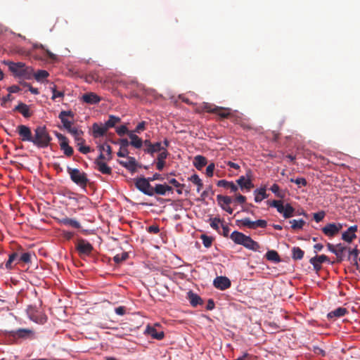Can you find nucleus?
<instances>
[{"label":"nucleus","mask_w":360,"mask_h":360,"mask_svg":"<svg viewBox=\"0 0 360 360\" xmlns=\"http://www.w3.org/2000/svg\"><path fill=\"white\" fill-rule=\"evenodd\" d=\"M347 313V310L344 307H338L333 311H331L328 313V317L330 319L332 318H339L345 316Z\"/></svg>","instance_id":"28"},{"label":"nucleus","mask_w":360,"mask_h":360,"mask_svg":"<svg viewBox=\"0 0 360 360\" xmlns=\"http://www.w3.org/2000/svg\"><path fill=\"white\" fill-rule=\"evenodd\" d=\"M20 256L16 252L9 255L8 260L5 263V268L8 270L13 269L20 262Z\"/></svg>","instance_id":"14"},{"label":"nucleus","mask_w":360,"mask_h":360,"mask_svg":"<svg viewBox=\"0 0 360 360\" xmlns=\"http://www.w3.org/2000/svg\"><path fill=\"white\" fill-rule=\"evenodd\" d=\"M217 199L219 203L220 204V205H224L228 206L232 202V199L229 196H224V195H218L217 196Z\"/></svg>","instance_id":"44"},{"label":"nucleus","mask_w":360,"mask_h":360,"mask_svg":"<svg viewBox=\"0 0 360 360\" xmlns=\"http://www.w3.org/2000/svg\"><path fill=\"white\" fill-rule=\"evenodd\" d=\"M15 110L20 112L23 117L26 118H28L32 115L29 106L23 103H20L17 106H15Z\"/></svg>","instance_id":"27"},{"label":"nucleus","mask_w":360,"mask_h":360,"mask_svg":"<svg viewBox=\"0 0 360 360\" xmlns=\"http://www.w3.org/2000/svg\"><path fill=\"white\" fill-rule=\"evenodd\" d=\"M304 254V251L299 247H294L292 249V257L295 260L302 259Z\"/></svg>","instance_id":"39"},{"label":"nucleus","mask_w":360,"mask_h":360,"mask_svg":"<svg viewBox=\"0 0 360 360\" xmlns=\"http://www.w3.org/2000/svg\"><path fill=\"white\" fill-rule=\"evenodd\" d=\"M120 164L131 171H134L136 166V160L133 157H128V160L125 162L120 161Z\"/></svg>","instance_id":"30"},{"label":"nucleus","mask_w":360,"mask_h":360,"mask_svg":"<svg viewBox=\"0 0 360 360\" xmlns=\"http://www.w3.org/2000/svg\"><path fill=\"white\" fill-rule=\"evenodd\" d=\"M145 333L151 336L153 339L160 340L165 337V333L162 330H158L154 326H148Z\"/></svg>","instance_id":"19"},{"label":"nucleus","mask_w":360,"mask_h":360,"mask_svg":"<svg viewBox=\"0 0 360 360\" xmlns=\"http://www.w3.org/2000/svg\"><path fill=\"white\" fill-rule=\"evenodd\" d=\"M51 92H52V96L51 99L55 101L57 98H63L64 97V92L63 91H59L56 90V85H53L50 87Z\"/></svg>","instance_id":"46"},{"label":"nucleus","mask_w":360,"mask_h":360,"mask_svg":"<svg viewBox=\"0 0 360 360\" xmlns=\"http://www.w3.org/2000/svg\"><path fill=\"white\" fill-rule=\"evenodd\" d=\"M214 286L221 290H224L231 286V281L226 276H217L213 282Z\"/></svg>","instance_id":"13"},{"label":"nucleus","mask_w":360,"mask_h":360,"mask_svg":"<svg viewBox=\"0 0 360 360\" xmlns=\"http://www.w3.org/2000/svg\"><path fill=\"white\" fill-rule=\"evenodd\" d=\"M115 311L117 315L123 316L126 313V307L123 306L118 307L115 308Z\"/></svg>","instance_id":"63"},{"label":"nucleus","mask_w":360,"mask_h":360,"mask_svg":"<svg viewBox=\"0 0 360 360\" xmlns=\"http://www.w3.org/2000/svg\"><path fill=\"white\" fill-rule=\"evenodd\" d=\"M121 119L119 117L110 115H109V119L108 121L105 122V125L109 129L110 128H112L115 126L116 124L120 122Z\"/></svg>","instance_id":"35"},{"label":"nucleus","mask_w":360,"mask_h":360,"mask_svg":"<svg viewBox=\"0 0 360 360\" xmlns=\"http://www.w3.org/2000/svg\"><path fill=\"white\" fill-rule=\"evenodd\" d=\"M67 172L70 175V179L77 186L85 188L89 183L87 175L85 172L76 168L68 167Z\"/></svg>","instance_id":"4"},{"label":"nucleus","mask_w":360,"mask_h":360,"mask_svg":"<svg viewBox=\"0 0 360 360\" xmlns=\"http://www.w3.org/2000/svg\"><path fill=\"white\" fill-rule=\"evenodd\" d=\"M188 180L197 186V192H200L202 188L203 184L198 174H194L188 178Z\"/></svg>","instance_id":"36"},{"label":"nucleus","mask_w":360,"mask_h":360,"mask_svg":"<svg viewBox=\"0 0 360 360\" xmlns=\"http://www.w3.org/2000/svg\"><path fill=\"white\" fill-rule=\"evenodd\" d=\"M148 123L146 121H142L139 122L134 130L130 131V132H134V134H140L146 129Z\"/></svg>","instance_id":"49"},{"label":"nucleus","mask_w":360,"mask_h":360,"mask_svg":"<svg viewBox=\"0 0 360 360\" xmlns=\"http://www.w3.org/2000/svg\"><path fill=\"white\" fill-rule=\"evenodd\" d=\"M20 262L30 263L31 261V254L30 252H24L20 256Z\"/></svg>","instance_id":"53"},{"label":"nucleus","mask_w":360,"mask_h":360,"mask_svg":"<svg viewBox=\"0 0 360 360\" xmlns=\"http://www.w3.org/2000/svg\"><path fill=\"white\" fill-rule=\"evenodd\" d=\"M346 250V247L343 246L342 244H338L335 245V255L338 257H341L343 252Z\"/></svg>","instance_id":"50"},{"label":"nucleus","mask_w":360,"mask_h":360,"mask_svg":"<svg viewBox=\"0 0 360 360\" xmlns=\"http://www.w3.org/2000/svg\"><path fill=\"white\" fill-rule=\"evenodd\" d=\"M325 262H329L328 257L325 255H316L309 259L310 264L316 272L321 270V264Z\"/></svg>","instance_id":"12"},{"label":"nucleus","mask_w":360,"mask_h":360,"mask_svg":"<svg viewBox=\"0 0 360 360\" xmlns=\"http://www.w3.org/2000/svg\"><path fill=\"white\" fill-rule=\"evenodd\" d=\"M357 231L356 226H350L346 231L342 234V239L347 243H351L356 238V232Z\"/></svg>","instance_id":"17"},{"label":"nucleus","mask_w":360,"mask_h":360,"mask_svg":"<svg viewBox=\"0 0 360 360\" xmlns=\"http://www.w3.org/2000/svg\"><path fill=\"white\" fill-rule=\"evenodd\" d=\"M98 147L100 152H102L103 153H106V154H107L106 159L108 161H109L112 159V148L108 144H105V143L101 144V145H99Z\"/></svg>","instance_id":"37"},{"label":"nucleus","mask_w":360,"mask_h":360,"mask_svg":"<svg viewBox=\"0 0 360 360\" xmlns=\"http://www.w3.org/2000/svg\"><path fill=\"white\" fill-rule=\"evenodd\" d=\"M57 139L59 141L60 149L63 151L64 154L68 157H70L73 154V148L69 146L68 140L64 135L56 133Z\"/></svg>","instance_id":"7"},{"label":"nucleus","mask_w":360,"mask_h":360,"mask_svg":"<svg viewBox=\"0 0 360 360\" xmlns=\"http://www.w3.org/2000/svg\"><path fill=\"white\" fill-rule=\"evenodd\" d=\"M230 238L236 244L243 245L245 248L255 252H261L260 245L253 240L250 236L243 234L241 232L235 231L231 236Z\"/></svg>","instance_id":"2"},{"label":"nucleus","mask_w":360,"mask_h":360,"mask_svg":"<svg viewBox=\"0 0 360 360\" xmlns=\"http://www.w3.org/2000/svg\"><path fill=\"white\" fill-rule=\"evenodd\" d=\"M217 185L219 187H223L229 189L231 192L233 193H236L238 189V186L236 184H235L233 181H228L224 179L219 180L217 182Z\"/></svg>","instance_id":"25"},{"label":"nucleus","mask_w":360,"mask_h":360,"mask_svg":"<svg viewBox=\"0 0 360 360\" xmlns=\"http://www.w3.org/2000/svg\"><path fill=\"white\" fill-rule=\"evenodd\" d=\"M294 212L295 209L287 203L285 206L283 205V210L280 213L283 214L284 218L288 219L293 216Z\"/></svg>","instance_id":"33"},{"label":"nucleus","mask_w":360,"mask_h":360,"mask_svg":"<svg viewBox=\"0 0 360 360\" xmlns=\"http://www.w3.org/2000/svg\"><path fill=\"white\" fill-rule=\"evenodd\" d=\"M94 163L96 165V169L103 174H110L112 169L107 165L105 162H99L95 161Z\"/></svg>","instance_id":"29"},{"label":"nucleus","mask_w":360,"mask_h":360,"mask_svg":"<svg viewBox=\"0 0 360 360\" xmlns=\"http://www.w3.org/2000/svg\"><path fill=\"white\" fill-rule=\"evenodd\" d=\"M267 226V222L264 219H258L257 221H254V229H256L258 227L265 228Z\"/></svg>","instance_id":"54"},{"label":"nucleus","mask_w":360,"mask_h":360,"mask_svg":"<svg viewBox=\"0 0 360 360\" xmlns=\"http://www.w3.org/2000/svg\"><path fill=\"white\" fill-rule=\"evenodd\" d=\"M342 228L341 224L331 223L327 224L322 229L323 233L329 237H333L336 235Z\"/></svg>","instance_id":"9"},{"label":"nucleus","mask_w":360,"mask_h":360,"mask_svg":"<svg viewBox=\"0 0 360 360\" xmlns=\"http://www.w3.org/2000/svg\"><path fill=\"white\" fill-rule=\"evenodd\" d=\"M77 249L80 254L89 255L91 252L93 247L89 242L84 240H80L78 242Z\"/></svg>","instance_id":"18"},{"label":"nucleus","mask_w":360,"mask_h":360,"mask_svg":"<svg viewBox=\"0 0 360 360\" xmlns=\"http://www.w3.org/2000/svg\"><path fill=\"white\" fill-rule=\"evenodd\" d=\"M3 63L8 66L9 71L15 77L23 79H30L33 77L32 68L26 65L25 63L4 60Z\"/></svg>","instance_id":"1"},{"label":"nucleus","mask_w":360,"mask_h":360,"mask_svg":"<svg viewBox=\"0 0 360 360\" xmlns=\"http://www.w3.org/2000/svg\"><path fill=\"white\" fill-rule=\"evenodd\" d=\"M11 336L15 339L34 340L36 338V333L30 328H19L11 331Z\"/></svg>","instance_id":"5"},{"label":"nucleus","mask_w":360,"mask_h":360,"mask_svg":"<svg viewBox=\"0 0 360 360\" xmlns=\"http://www.w3.org/2000/svg\"><path fill=\"white\" fill-rule=\"evenodd\" d=\"M221 223V220L219 218H214L211 219L210 226L215 230L219 229V225Z\"/></svg>","instance_id":"57"},{"label":"nucleus","mask_w":360,"mask_h":360,"mask_svg":"<svg viewBox=\"0 0 360 360\" xmlns=\"http://www.w3.org/2000/svg\"><path fill=\"white\" fill-rule=\"evenodd\" d=\"M51 140L46 129L44 127H37L34 130V136L32 138L33 143L38 148H46Z\"/></svg>","instance_id":"3"},{"label":"nucleus","mask_w":360,"mask_h":360,"mask_svg":"<svg viewBox=\"0 0 360 360\" xmlns=\"http://www.w3.org/2000/svg\"><path fill=\"white\" fill-rule=\"evenodd\" d=\"M217 110L214 113L218 115L221 118H227L230 115V109L222 107H217Z\"/></svg>","instance_id":"40"},{"label":"nucleus","mask_w":360,"mask_h":360,"mask_svg":"<svg viewBox=\"0 0 360 360\" xmlns=\"http://www.w3.org/2000/svg\"><path fill=\"white\" fill-rule=\"evenodd\" d=\"M325 215H326L325 212L323 211H321L319 212L314 214V219L316 222H319V221L323 220V219L324 218Z\"/></svg>","instance_id":"56"},{"label":"nucleus","mask_w":360,"mask_h":360,"mask_svg":"<svg viewBox=\"0 0 360 360\" xmlns=\"http://www.w3.org/2000/svg\"><path fill=\"white\" fill-rule=\"evenodd\" d=\"M292 182L295 183L298 186H305L307 185V181L304 178H297L296 179H291Z\"/></svg>","instance_id":"59"},{"label":"nucleus","mask_w":360,"mask_h":360,"mask_svg":"<svg viewBox=\"0 0 360 360\" xmlns=\"http://www.w3.org/2000/svg\"><path fill=\"white\" fill-rule=\"evenodd\" d=\"M270 190L272 193L275 194V195L279 198H283L285 197V193L283 191H281L280 190V187L278 184H274L271 188Z\"/></svg>","instance_id":"41"},{"label":"nucleus","mask_w":360,"mask_h":360,"mask_svg":"<svg viewBox=\"0 0 360 360\" xmlns=\"http://www.w3.org/2000/svg\"><path fill=\"white\" fill-rule=\"evenodd\" d=\"M17 131L22 141L32 142L33 136L31 129L28 127L22 124L18 125Z\"/></svg>","instance_id":"10"},{"label":"nucleus","mask_w":360,"mask_h":360,"mask_svg":"<svg viewBox=\"0 0 360 360\" xmlns=\"http://www.w3.org/2000/svg\"><path fill=\"white\" fill-rule=\"evenodd\" d=\"M267 203L270 207L276 208L279 213L283 210V205L281 200L268 201Z\"/></svg>","instance_id":"45"},{"label":"nucleus","mask_w":360,"mask_h":360,"mask_svg":"<svg viewBox=\"0 0 360 360\" xmlns=\"http://www.w3.org/2000/svg\"><path fill=\"white\" fill-rule=\"evenodd\" d=\"M82 101L87 104L94 105L98 103L101 98L94 92H89L82 95Z\"/></svg>","instance_id":"15"},{"label":"nucleus","mask_w":360,"mask_h":360,"mask_svg":"<svg viewBox=\"0 0 360 360\" xmlns=\"http://www.w3.org/2000/svg\"><path fill=\"white\" fill-rule=\"evenodd\" d=\"M201 239H202V243L205 248H209L211 246L212 243V238H210L206 235H202Z\"/></svg>","instance_id":"52"},{"label":"nucleus","mask_w":360,"mask_h":360,"mask_svg":"<svg viewBox=\"0 0 360 360\" xmlns=\"http://www.w3.org/2000/svg\"><path fill=\"white\" fill-rule=\"evenodd\" d=\"M217 105L212 104V103H203L201 106V108L203 110H205L207 112H212V113H214V111H216V110H217Z\"/></svg>","instance_id":"47"},{"label":"nucleus","mask_w":360,"mask_h":360,"mask_svg":"<svg viewBox=\"0 0 360 360\" xmlns=\"http://www.w3.org/2000/svg\"><path fill=\"white\" fill-rule=\"evenodd\" d=\"M136 187L144 194L153 196V186L150 184V181L148 179L146 178H139L136 179L135 181Z\"/></svg>","instance_id":"6"},{"label":"nucleus","mask_w":360,"mask_h":360,"mask_svg":"<svg viewBox=\"0 0 360 360\" xmlns=\"http://www.w3.org/2000/svg\"><path fill=\"white\" fill-rule=\"evenodd\" d=\"M128 136L131 140L130 145L135 148H141L143 144H144V141H143L142 139L139 138L136 134H134V132H129Z\"/></svg>","instance_id":"24"},{"label":"nucleus","mask_w":360,"mask_h":360,"mask_svg":"<svg viewBox=\"0 0 360 360\" xmlns=\"http://www.w3.org/2000/svg\"><path fill=\"white\" fill-rule=\"evenodd\" d=\"M313 352L317 355H321L322 356H326V352L319 347H314Z\"/></svg>","instance_id":"62"},{"label":"nucleus","mask_w":360,"mask_h":360,"mask_svg":"<svg viewBox=\"0 0 360 360\" xmlns=\"http://www.w3.org/2000/svg\"><path fill=\"white\" fill-rule=\"evenodd\" d=\"M24 86L28 87L29 91L34 95H37L39 94L38 89L32 87L29 83L25 82L23 84Z\"/></svg>","instance_id":"61"},{"label":"nucleus","mask_w":360,"mask_h":360,"mask_svg":"<svg viewBox=\"0 0 360 360\" xmlns=\"http://www.w3.org/2000/svg\"><path fill=\"white\" fill-rule=\"evenodd\" d=\"M79 146V151L83 154H87L91 151V148L89 146H83V143H81Z\"/></svg>","instance_id":"60"},{"label":"nucleus","mask_w":360,"mask_h":360,"mask_svg":"<svg viewBox=\"0 0 360 360\" xmlns=\"http://www.w3.org/2000/svg\"><path fill=\"white\" fill-rule=\"evenodd\" d=\"M187 299L189 300L190 304L194 307L198 305L202 304V300L201 297L198 294L192 291H189L187 293Z\"/></svg>","instance_id":"23"},{"label":"nucleus","mask_w":360,"mask_h":360,"mask_svg":"<svg viewBox=\"0 0 360 360\" xmlns=\"http://www.w3.org/2000/svg\"><path fill=\"white\" fill-rule=\"evenodd\" d=\"M170 191H172V188L167 184H156L155 186L153 188V195H165L167 192Z\"/></svg>","instance_id":"21"},{"label":"nucleus","mask_w":360,"mask_h":360,"mask_svg":"<svg viewBox=\"0 0 360 360\" xmlns=\"http://www.w3.org/2000/svg\"><path fill=\"white\" fill-rule=\"evenodd\" d=\"M49 75V72L44 70H39L35 73L33 72V77L37 82H43Z\"/></svg>","instance_id":"38"},{"label":"nucleus","mask_w":360,"mask_h":360,"mask_svg":"<svg viewBox=\"0 0 360 360\" xmlns=\"http://www.w3.org/2000/svg\"><path fill=\"white\" fill-rule=\"evenodd\" d=\"M193 164L196 169L200 170L207 165V160L202 155H197L194 158Z\"/></svg>","instance_id":"32"},{"label":"nucleus","mask_w":360,"mask_h":360,"mask_svg":"<svg viewBox=\"0 0 360 360\" xmlns=\"http://www.w3.org/2000/svg\"><path fill=\"white\" fill-rule=\"evenodd\" d=\"M60 223L63 225L71 226L75 229H79L81 227V224L77 220L68 217L61 219Z\"/></svg>","instance_id":"26"},{"label":"nucleus","mask_w":360,"mask_h":360,"mask_svg":"<svg viewBox=\"0 0 360 360\" xmlns=\"http://www.w3.org/2000/svg\"><path fill=\"white\" fill-rule=\"evenodd\" d=\"M129 154V151L127 148H120V150L117 152V156L119 157H127Z\"/></svg>","instance_id":"64"},{"label":"nucleus","mask_w":360,"mask_h":360,"mask_svg":"<svg viewBox=\"0 0 360 360\" xmlns=\"http://www.w3.org/2000/svg\"><path fill=\"white\" fill-rule=\"evenodd\" d=\"M266 258L269 261L278 263L281 262V258L276 250H269L265 255Z\"/></svg>","instance_id":"34"},{"label":"nucleus","mask_w":360,"mask_h":360,"mask_svg":"<svg viewBox=\"0 0 360 360\" xmlns=\"http://www.w3.org/2000/svg\"><path fill=\"white\" fill-rule=\"evenodd\" d=\"M237 186H239L241 190L250 191L254 185L250 179L245 178L244 176H241L237 181Z\"/></svg>","instance_id":"22"},{"label":"nucleus","mask_w":360,"mask_h":360,"mask_svg":"<svg viewBox=\"0 0 360 360\" xmlns=\"http://www.w3.org/2000/svg\"><path fill=\"white\" fill-rule=\"evenodd\" d=\"M254 193H255V201L256 202H259L268 197V195H266V193L265 188H261L259 189H257L255 191Z\"/></svg>","instance_id":"31"},{"label":"nucleus","mask_w":360,"mask_h":360,"mask_svg":"<svg viewBox=\"0 0 360 360\" xmlns=\"http://www.w3.org/2000/svg\"><path fill=\"white\" fill-rule=\"evenodd\" d=\"M108 130L105 124L100 125L97 123H94L92 125V135L94 138H99L104 136Z\"/></svg>","instance_id":"20"},{"label":"nucleus","mask_w":360,"mask_h":360,"mask_svg":"<svg viewBox=\"0 0 360 360\" xmlns=\"http://www.w3.org/2000/svg\"><path fill=\"white\" fill-rule=\"evenodd\" d=\"M67 117H70L71 118L74 117V113L71 110H63L60 112L58 115V118L60 120L61 122L63 123V127L68 130L70 129L72 124V122L71 120H69Z\"/></svg>","instance_id":"11"},{"label":"nucleus","mask_w":360,"mask_h":360,"mask_svg":"<svg viewBox=\"0 0 360 360\" xmlns=\"http://www.w3.org/2000/svg\"><path fill=\"white\" fill-rule=\"evenodd\" d=\"M116 132L119 136H122L126 134L128 135V133L130 131L125 125H121L117 127Z\"/></svg>","instance_id":"51"},{"label":"nucleus","mask_w":360,"mask_h":360,"mask_svg":"<svg viewBox=\"0 0 360 360\" xmlns=\"http://www.w3.org/2000/svg\"><path fill=\"white\" fill-rule=\"evenodd\" d=\"M67 131L74 137L77 146L84 143L85 141L82 137L84 134L82 129L75 127H71Z\"/></svg>","instance_id":"16"},{"label":"nucleus","mask_w":360,"mask_h":360,"mask_svg":"<svg viewBox=\"0 0 360 360\" xmlns=\"http://www.w3.org/2000/svg\"><path fill=\"white\" fill-rule=\"evenodd\" d=\"M144 146H146V148H144V152L146 153L150 154L152 156L155 153L161 151L164 148L162 146V143L160 142L152 143L149 139H146L144 141Z\"/></svg>","instance_id":"8"},{"label":"nucleus","mask_w":360,"mask_h":360,"mask_svg":"<svg viewBox=\"0 0 360 360\" xmlns=\"http://www.w3.org/2000/svg\"><path fill=\"white\" fill-rule=\"evenodd\" d=\"M290 224H291V227L292 229L297 230L302 229L305 224V221L303 219H292L290 221Z\"/></svg>","instance_id":"43"},{"label":"nucleus","mask_w":360,"mask_h":360,"mask_svg":"<svg viewBox=\"0 0 360 360\" xmlns=\"http://www.w3.org/2000/svg\"><path fill=\"white\" fill-rule=\"evenodd\" d=\"M129 257V255L126 252H123L121 254H117L113 257V260L115 263L120 264L122 262L126 260Z\"/></svg>","instance_id":"48"},{"label":"nucleus","mask_w":360,"mask_h":360,"mask_svg":"<svg viewBox=\"0 0 360 360\" xmlns=\"http://www.w3.org/2000/svg\"><path fill=\"white\" fill-rule=\"evenodd\" d=\"M238 224L243 226L254 229V221H251L250 218H244L237 221Z\"/></svg>","instance_id":"42"},{"label":"nucleus","mask_w":360,"mask_h":360,"mask_svg":"<svg viewBox=\"0 0 360 360\" xmlns=\"http://www.w3.org/2000/svg\"><path fill=\"white\" fill-rule=\"evenodd\" d=\"M160 152V153L158 155L157 160L165 161L168 155V152H167V149L165 148H163V149Z\"/></svg>","instance_id":"55"},{"label":"nucleus","mask_w":360,"mask_h":360,"mask_svg":"<svg viewBox=\"0 0 360 360\" xmlns=\"http://www.w3.org/2000/svg\"><path fill=\"white\" fill-rule=\"evenodd\" d=\"M214 163L210 164L206 168L207 176L209 177L212 176L213 174H214Z\"/></svg>","instance_id":"58"}]
</instances>
